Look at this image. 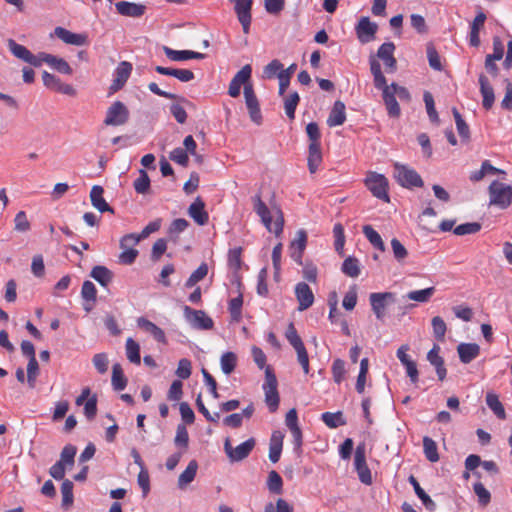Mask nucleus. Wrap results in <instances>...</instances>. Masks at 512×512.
I'll return each instance as SVG.
<instances>
[{
    "label": "nucleus",
    "mask_w": 512,
    "mask_h": 512,
    "mask_svg": "<svg viewBox=\"0 0 512 512\" xmlns=\"http://www.w3.org/2000/svg\"><path fill=\"white\" fill-rule=\"evenodd\" d=\"M132 71V64L127 61H122L119 63L115 70V78L112 83V88L114 90H118L124 86L126 81L128 80Z\"/></svg>",
    "instance_id": "cd10ccee"
},
{
    "label": "nucleus",
    "mask_w": 512,
    "mask_h": 512,
    "mask_svg": "<svg viewBox=\"0 0 512 512\" xmlns=\"http://www.w3.org/2000/svg\"><path fill=\"white\" fill-rule=\"evenodd\" d=\"M354 467L358 474L359 480L365 484H372L371 471L366 463V447L365 444H359L354 454Z\"/></svg>",
    "instance_id": "0eeeda50"
},
{
    "label": "nucleus",
    "mask_w": 512,
    "mask_h": 512,
    "mask_svg": "<svg viewBox=\"0 0 512 512\" xmlns=\"http://www.w3.org/2000/svg\"><path fill=\"white\" fill-rule=\"evenodd\" d=\"M307 245V233L305 230L300 229L296 232L295 238L291 241L289 250L290 257L299 265H302L303 252Z\"/></svg>",
    "instance_id": "2eb2a0df"
},
{
    "label": "nucleus",
    "mask_w": 512,
    "mask_h": 512,
    "mask_svg": "<svg viewBox=\"0 0 512 512\" xmlns=\"http://www.w3.org/2000/svg\"><path fill=\"white\" fill-rule=\"evenodd\" d=\"M321 420L331 429H335L346 424V419L341 411L334 413L325 412L321 415Z\"/></svg>",
    "instance_id": "ea45409f"
},
{
    "label": "nucleus",
    "mask_w": 512,
    "mask_h": 512,
    "mask_svg": "<svg viewBox=\"0 0 512 512\" xmlns=\"http://www.w3.org/2000/svg\"><path fill=\"white\" fill-rule=\"evenodd\" d=\"M183 313L186 321L195 329L208 330L213 327V320L203 310L184 306Z\"/></svg>",
    "instance_id": "1a4fd4ad"
},
{
    "label": "nucleus",
    "mask_w": 512,
    "mask_h": 512,
    "mask_svg": "<svg viewBox=\"0 0 512 512\" xmlns=\"http://www.w3.org/2000/svg\"><path fill=\"white\" fill-rule=\"evenodd\" d=\"M365 185L374 197L389 202L388 180L383 174L369 172L365 179Z\"/></svg>",
    "instance_id": "39448f33"
},
{
    "label": "nucleus",
    "mask_w": 512,
    "mask_h": 512,
    "mask_svg": "<svg viewBox=\"0 0 512 512\" xmlns=\"http://www.w3.org/2000/svg\"><path fill=\"white\" fill-rule=\"evenodd\" d=\"M322 163L321 144H309L307 165L309 172L314 174Z\"/></svg>",
    "instance_id": "2f4dec72"
},
{
    "label": "nucleus",
    "mask_w": 512,
    "mask_h": 512,
    "mask_svg": "<svg viewBox=\"0 0 512 512\" xmlns=\"http://www.w3.org/2000/svg\"><path fill=\"white\" fill-rule=\"evenodd\" d=\"M435 292L434 287H428L422 290H414L407 293L406 297L420 303H426L430 300Z\"/></svg>",
    "instance_id": "49530a36"
},
{
    "label": "nucleus",
    "mask_w": 512,
    "mask_h": 512,
    "mask_svg": "<svg viewBox=\"0 0 512 512\" xmlns=\"http://www.w3.org/2000/svg\"><path fill=\"white\" fill-rule=\"evenodd\" d=\"M234 11L237 15L238 21L242 25L243 32L248 34L250 31V25L252 21V0H233Z\"/></svg>",
    "instance_id": "9b49d317"
},
{
    "label": "nucleus",
    "mask_w": 512,
    "mask_h": 512,
    "mask_svg": "<svg viewBox=\"0 0 512 512\" xmlns=\"http://www.w3.org/2000/svg\"><path fill=\"white\" fill-rule=\"evenodd\" d=\"M221 369L224 374H231L237 365V356L233 352H225L220 359Z\"/></svg>",
    "instance_id": "a18cd8bd"
},
{
    "label": "nucleus",
    "mask_w": 512,
    "mask_h": 512,
    "mask_svg": "<svg viewBox=\"0 0 512 512\" xmlns=\"http://www.w3.org/2000/svg\"><path fill=\"white\" fill-rule=\"evenodd\" d=\"M383 100L389 116L398 117L400 115V106L396 100V95L387 84L381 88Z\"/></svg>",
    "instance_id": "a878e982"
},
{
    "label": "nucleus",
    "mask_w": 512,
    "mask_h": 512,
    "mask_svg": "<svg viewBox=\"0 0 512 512\" xmlns=\"http://www.w3.org/2000/svg\"><path fill=\"white\" fill-rule=\"evenodd\" d=\"M164 54L172 61H185L189 59H204L205 54L191 50H174L170 47H163Z\"/></svg>",
    "instance_id": "4be33fe9"
},
{
    "label": "nucleus",
    "mask_w": 512,
    "mask_h": 512,
    "mask_svg": "<svg viewBox=\"0 0 512 512\" xmlns=\"http://www.w3.org/2000/svg\"><path fill=\"white\" fill-rule=\"evenodd\" d=\"M393 175L398 184L405 188L422 187L424 184L416 170L403 164H394Z\"/></svg>",
    "instance_id": "20e7f679"
},
{
    "label": "nucleus",
    "mask_w": 512,
    "mask_h": 512,
    "mask_svg": "<svg viewBox=\"0 0 512 512\" xmlns=\"http://www.w3.org/2000/svg\"><path fill=\"white\" fill-rule=\"evenodd\" d=\"M295 295L299 303L298 310L304 311L314 303V294L305 282H300L295 287Z\"/></svg>",
    "instance_id": "a211bd4d"
},
{
    "label": "nucleus",
    "mask_w": 512,
    "mask_h": 512,
    "mask_svg": "<svg viewBox=\"0 0 512 512\" xmlns=\"http://www.w3.org/2000/svg\"><path fill=\"white\" fill-rule=\"evenodd\" d=\"M369 64H370L371 74L373 75L374 86L376 88H381V87L385 86L387 84L386 78H385L384 74L382 73L381 65H380L379 61L374 56H371L369 59Z\"/></svg>",
    "instance_id": "4c0bfd02"
},
{
    "label": "nucleus",
    "mask_w": 512,
    "mask_h": 512,
    "mask_svg": "<svg viewBox=\"0 0 512 512\" xmlns=\"http://www.w3.org/2000/svg\"><path fill=\"white\" fill-rule=\"evenodd\" d=\"M62 505L68 507L73 503V482L66 479L61 485Z\"/></svg>",
    "instance_id": "13d9d810"
},
{
    "label": "nucleus",
    "mask_w": 512,
    "mask_h": 512,
    "mask_svg": "<svg viewBox=\"0 0 512 512\" xmlns=\"http://www.w3.org/2000/svg\"><path fill=\"white\" fill-rule=\"evenodd\" d=\"M43 62L47 63L53 69L57 70L62 74L71 75L73 73V70L70 67L69 63L63 58H59L57 56L47 53H41V64Z\"/></svg>",
    "instance_id": "b1692460"
},
{
    "label": "nucleus",
    "mask_w": 512,
    "mask_h": 512,
    "mask_svg": "<svg viewBox=\"0 0 512 512\" xmlns=\"http://www.w3.org/2000/svg\"><path fill=\"white\" fill-rule=\"evenodd\" d=\"M283 438L284 435L280 431H275L272 433L269 447V459L273 463L278 462L280 459L283 446Z\"/></svg>",
    "instance_id": "473e14b6"
},
{
    "label": "nucleus",
    "mask_w": 512,
    "mask_h": 512,
    "mask_svg": "<svg viewBox=\"0 0 512 512\" xmlns=\"http://www.w3.org/2000/svg\"><path fill=\"white\" fill-rule=\"evenodd\" d=\"M244 98L251 120L256 124H260L262 120V115L259 107V102L255 95L252 85H245Z\"/></svg>",
    "instance_id": "4468645a"
},
{
    "label": "nucleus",
    "mask_w": 512,
    "mask_h": 512,
    "mask_svg": "<svg viewBox=\"0 0 512 512\" xmlns=\"http://www.w3.org/2000/svg\"><path fill=\"white\" fill-rule=\"evenodd\" d=\"M90 276L103 287H107L113 279L112 271L101 265L93 267Z\"/></svg>",
    "instance_id": "72a5a7b5"
},
{
    "label": "nucleus",
    "mask_w": 512,
    "mask_h": 512,
    "mask_svg": "<svg viewBox=\"0 0 512 512\" xmlns=\"http://www.w3.org/2000/svg\"><path fill=\"white\" fill-rule=\"evenodd\" d=\"M490 205L506 209L512 202V188L499 181H493L489 186Z\"/></svg>",
    "instance_id": "7ed1b4c3"
},
{
    "label": "nucleus",
    "mask_w": 512,
    "mask_h": 512,
    "mask_svg": "<svg viewBox=\"0 0 512 512\" xmlns=\"http://www.w3.org/2000/svg\"><path fill=\"white\" fill-rule=\"evenodd\" d=\"M452 113L455 119L456 128L459 136L463 141H468L470 139V129L468 124L462 118L461 114L456 108L452 109Z\"/></svg>",
    "instance_id": "37998d69"
},
{
    "label": "nucleus",
    "mask_w": 512,
    "mask_h": 512,
    "mask_svg": "<svg viewBox=\"0 0 512 512\" xmlns=\"http://www.w3.org/2000/svg\"><path fill=\"white\" fill-rule=\"evenodd\" d=\"M342 272L352 278H356L360 275V265L357 258L349 256L347 257L341 267Z\"/></svg>",
    "instance_id": "a19ab883"
},
{
    "label": "nucleus",
    "mask_w": 512,
    "mask_h": 512,
    "mask_svg": "<svg viewBox=\"0 0 512 512\" xmlns=\"http://www.w3.org/2000/svg\"><path fill=\"white\" fill-rule=\"evenodd\" d=\"M391 248L393 251L394 258L398 262H403L406 259V257L408 256L407 249L397 238H393L391 240Z\"/></svg>",
    "instance_id": "e2e57ef3"
},
{
    "label": "nucleus",
    "mask_w": 512,
    "mask_h": 512,
    "mask_svg": "<svg viewBox=\"0 0 512 512\" xmlns=\"http://www.w3.org/2000/svg\"><path fill=\"white\" fill-rule=\"evenodd\" d=\"M126 355L130 362L139 365L141 362L140 357V346L132 338H128L126 341Z\"/></svg>",
    "instance_id": "de8ad7c7"
},
{
    "label": "nucleus",
    "mask_w": 512,
    "mask_h": 512,
    "mask_svg": "<svg viewBox=\"0 0 512 512\" xmlns=\"http://www.w3.org/2000/svg\"><path fill=\"white\" fill-rule=\"evenodd\" d=\"M188 215L200 226L208 223L209 215L205 211V203L201 197H197L188 208Z\"/></svg>",
    "instance_id": "aec40b11"
},
{
    "label": "nucleus",
    "mask_w": 512,
    "mask_h": 512,
    "mask_svg": "<svg viewBox=\"0 0 512 512\" xmlns=\"http://www.w3.org/2000/svg\"><path fill=\"white\" fill-rule=\"evenodd\" d=\"M81 296L85 300V302L94 303L96 301L97 290L93 282L89 280L83 282Z\"/></svg>",
    "instance_id": "bf43d9fd"
},
{
    "label": "nucleus",
    "mask_w": 512,
    "mask_h": 512,
    "mask_svg": "<svg viewBox=\"0 0 512 512\" xmlns=\"http://www.w3.org/2000/svg\"><path fill=\"white\" fill-rule=\"evenodd\" d=\"M433 335L438 341H443L447 326L445 321L440 316H435L431 320Z\"/></svg>",
    "instance_id": "864d4df0"
},
{
    "label": "nucleus",
    "mask_w": 512,
    "mask_h": 512,
    "mask_svg": "<svg viewBox=\"0 0 512 512\" xmlns=\"http://www.w3.org/2000/svg\"><path fill=\"white\" fill-rule=\"evenodd\" d=\"M480 93L482 95V105L486 110L492 108L495 100L494 89L484 74L479 75Z\"/></svg>",
    "instance_id": "5701e85b"
},
{
    "label": "nucleus",
    "mask_w": 512,
    "mask_h": 512,
    "mask_svg": "<svg viewBox=\"0 0 512 512\" xmlns=\"http://www.w3.org/2000/svg\"><path fill=\"white\" fill-rule=\"evenodd\" d=\"M208 273V266L206 263H202L187 279L185 282V286L187 288H192L198 282L203 280Z\"/></svg>",
    "instance_id": "8fccbe9b"
},
{
    "label": "nucleus",
    "mask_w": 512,
    "mask_h": 512,
    "mask_svg": "<svg viewBox=\"0 0 512 512\" xmlns=\"http://www.w3.org/2000/svg\"><path fill=\"white\" fill-rule=\"evenodd\" d=\"M253 208L256 214L260 217L261 222L265 226V228L274 233L276 236H279L283 231L284 226V218L282 211L279 208H274L272 211L267 207V205L262 201L259 194L255 195L252 198Z\"/></svg>",
    "instance_id": "f257e3e1"
},
{
    "label": "nucleus",
    "mask_w": 512,
    "mask_h": 512,
    "mask_svg": "<svg viewBox=\"0 0 512 512\" xmlns=\"http://www.w3.org/2000/svg\"><path fill=\"white\" fill-rule=\"evenodd\" d=\"M481 229V224L478 222H468L464 224H460L454 228L453 232L455 235L463 236L469 234H475L479 232Z\"/></svg>",
    "instance_id": "6e6d98bb"
},
{
    "label": "nucleus",
    "mask_w": 512,
    "mask_h": 512,
    "mask_svg": "<svg viewBox=\"0 0 512 512\" xmlns=\"http://www.w3.org/2000/svg\"><path fill=\"white\" fill-rule=\"evenodd\" d=\"M252 68L249 64L243 66L232 78V81H236L240 86L241 85H252L249 83L251 78Z\"/></svg>",
    "instance_id": "052dcab7"
},
{
    "label": "nucleus",
    "mask_w": 512,
    "mask_h": 512,
    "mask_svg": "<svg viewBox=\"0 0 512 512\" xmlns=\"http://www.w3.org/2000/svg\"><path fill=\"white\" fill-rule=\"evenodd\" d=\"M283 486V480L281 476L274 470L270 471L268 474L267 487L270 492L273 493H281Z\"/></svg>",
    "instance_id": "5fc2aeb1"
},
{
    "label": "nucleus",
    "mask_w": 512,
    "mask_h": 512,
    "mask_svg": "<svg viewBox=\"0 0 512 512\" xmlns=\"http://www.w3.org/2000/svg\"><path fill=\"white\" fill-rule=\"evenodd\" d=\"M394 294L391 292L371 293L369 301L371 308L378 320H383L385 309L390 302H394Z\"/></svg>",
    "instance_id": "ddd939ff"
},
{
    "label": "nucleus",
    "mask_w": 512,
    "mask_h": 512,
    "mask_svg": "<svg viewBox=\"0 0 512 512\" xmlns=\"http://www.w3.org/2000/svg\"><path fill=\"white\" fill-rule=\"evenodd\" d=\"M277 386V378L272 367H266L265 381L262 388L265 394V403L268 406L269 411L272 413L278 409L280 402Z\"/></svg>",
    "instance_id": "f03ea898"
},
{
    "label": "nucleus",
    "mask_w": 512,
    "mask_h": 512,
    "mask_svg": "<svg viewBox=\"0 0 512 512\" xmlns=\"http://www.w3.org/2000/svg\"><path fill=\"white\" fill-rule=\"evenodd\" d=\"M129 110L121 101H115L107 109L104 124L106 126H121L129 120Z\"/></svg>",
    "instance_id": "423d86ee"
},
{
    "label": "nucleus",
    "mask_w": 512,
    "mask_h": 512,
    "mask_svg": "<svg viewBox=\"0 0 512 512\" xmlns=\"http://www.w3.org/2000/svg\"><path fill=\"white\" fill-rule=\"evenodd\" d=\"M473 490L477 495L478 501L481 505L486 506L490 502L491 494L481 482L475 483L473 485Z\"/></svg>",
    "instance_id": "69168bd1"
},
{
    "label": "nucleus",
    "mask_w": 512,
    "mask_h": 512,
    "mask_svg": "<svg viewBox=\"0 0 512 512\" xmlns=\"http://www.w3.org/2000/svg\"><path fill=\"white\" fill-rule=\"evenodd\" d=\"M192 372V365L191 361L187 358H182L178 362L177 369L175 371V374L180 379H188Z\"/></svg>",
    "instance_id": "0e129e2a"
},
{
    "label": "nucleus",
    "mask_w": 512,
    "mask_h": 512,
    "mask_svg": "<svg viewBox=\"0 0 512 512\" xmlns=\"http://www.w3.org/2000/svg\"><path fill=\"white\" fill-rule=\"evenodd\" d=\"M423 449L425 457L430 462H437L439 460L437 443L430 437L425 436L423 438Z\"/></svg>",
    "instance_id": "79ce46f5"
},
{
    "label": "nucleus",
    "mask_w": 512,
    "mask_h": 512,
    "mask_svg": "<svg viewBox=\"0 0 512 512\" xmlns=\"http://www.w3.org/2000/svg\"><path fill=\"white\" fill-rule=\"evenodd\" d=\"M346 121L345 104L337 100L335 101L330 114L327 119L329 127H336L342 125Z\"/></svg>",
    "instance_id": "c85d7f7f"
},
{
    "label": "nucleus",
    "mask_w": 512,
    "mask_h": 512,
    "mask_svg": "<svg viewBox=\"0 0 512 512\" xmlns=\"http://www.w3.org/2000/svg\"><path fill=\"white\" fill-rule=\"evenodd\" d=\"M423 100L430 121L433 123H439V116L435 109V102L432 94L428 91H425L423 94Z\"/></svg>",
    "instance_id": "603ef678"
},
{
    "label": "nucleus",
    "mask_w": 512,
    "mask_h": 512,
    "mask_svg": "<svg viewBox=\"0 0 512 512\" xmlns=\"http://www.w3.org/2000/svg\"><path fill=\"white\" fill-rule=\"evenodd\" d=\"M264 512H293V508L286 500L279 498L276 501V505L271 502L266 504Z\"/></svg>",
    "instance_id": "680f3d73"
},
{
    "label": "nucleus",
    "mask_w": 512,
    "mask_h": 512,
    "mask_svg": "<svg viewBox=\"0 0 512 512\" xmlns=\"http://www.w3.org/2000/svg\"><path fill=\"white\" fill-rule=\"evenodd\" d=\"M295 70L296 64L293 63L286 70L280 71V73L278 74L280 95H283L287 90L290 83V78Z\"/></svg>",
    "instance_id": "09e8293b"
},
{
    "label": "nucleus",
    "mask_w": 512,
    "mask_h": 512,
    "mask_svg": "<svg viewBox=\"0 0 512 512\" xmlns=\"http://www.w3.org/2000/svg\"><path fill=\"white\" fill-rule=\"evenodd\" d=\"M299 101L300 97L297 92L291 93L284 100L285 113L287 117L291 120L295 118V110L297 108Z\"/></svg>",
    "instance_id": "3c124183"
},
{
    "label": "nucleus",
    "mask_w": 512,
    "mask_h": 512,
    "mask_svg": "<svg viewBox=\"0 0 512 512\" xmlns=\"http://www.w3.org/2000/svg\"><path fill=\"white\" fill-rule=\"evenodd\" d=\"M139 177L134 181V189L139 194H145L150 188V179L145 170H140Z\"/></svg>",
    "instance_id": "4d7b16f0"
},
{
    "label": "nucleus",
    "mask_w": 512,
    "mask_h": 512,
    "mask_svg": "<svg viewBox=\"0 0 512 512\" xmlns=\"http://www.w3.org/2000/svg\"><path fill=\"white\" fill-rule=\"evenodd\" d=\"M255 446V440L249 438L237 447L233 448L230 439L227 438L224 442V451L231 462H239L247 458Z\"/></svg>",
    "instance_id": "6e6552de"
},
{
    "label": "nucleus",
    "mask_w": 512,
    "mask_h": 512,
    "mask_svg": "<svg viewBox=\"0 0 512 512\" xmlns=\"http://www.w3.org/2000/svg\"><path fill=\"white\" fill-rule=\"evenodd\" d=\"M485 20V13L480 11L470 24L469 43L473 47H478L480 45L479 32L481 28L484 26Z\"/></svg>",
    "instance_id": "c756f323"
},
{
    "label": "nucleus",
    "mask_w": 512,
    "mask_h": 512,
    "mask_svg": "<svg viewBox=\"0 0 512 512\" xmlns=\"http://www.w3.org/2000/svg\"><path fill=\"white\" fill-rule=\"evenodd\" d=\"M198 463L196 460H191L186 467V469L180 474L178 478V487L180 489H184L188 484H190L197 473Z\"/></svg>",
    "instance_id": "c9c22d12"
},
{
    "label": "nucleus",
    "mask_w": 512,
    "mask_h": 512,
    "mask_svg": "<svg viewBox=\"0 0 512 512\" xmlns=\"http://www.w3.org/2000/svg\"><path fill=\"white\" fill-rule=\"evenodd\" d=\"M115 8L120 15L139 18L144 15L146 6L140 3L119 1L115 4Z\"/></svg>",
    "instance_id": "6ab92c4d"
},
{
    "label": "nucleus",
    "mask_w": 512,
    "mask_h": 512,
    "mask_svg": "<svg viewBox=\"0 0 512 512\" xmlns=\"http://www.w3.org/2000/svg\"><path fill=\"white\" fill-rule=\"evenodd\" d=\"M112 386L115 391H122L127 385V379L123 373V369L119 363H115L112 367Z\"/></svg>",
    "instance_id": "58836bf2"
},
{
    "label": "nucleus",
    "mask_w": 512,
    "mask_h": 512,
    "mask_svg": "<svg viewBox=\"0 0 512 512\" xmlns=\"http://www.w3.org/2000/svg\"><path fill=\"white\" fill-rule=\"evenodd\" d=\"M439 352L440 347L437 344H434L432 349L427 353V360L435 367L439 380L443 381L446 377L447 370L444 366V360L439 355Z\"/></svg>",
    "instance_id": "393cba45"
},
{
    "label": "nucleus",
    "mask_w": 512,
    "mask_h": 512,
    "mask_svg": "<svg viewBox=\"0 0 512 512\" xmlns=\"http://www.w3.org/2000/svg\"><path fill=\"white\" fill-rule=\"evenodd\" d=\"M363 234L369 242L377 249L384 251L385 246L380 234L370 225L363 226Z\"/></svg>",
    "instance_id": "c03bdc74"
},
{
    "label": "nucleus",
    "mask_w": 512,
    "mask_h": 512,
    "mask_svg": "<svg viewBox=\"0 0 512 512\" xmlns=\"http://www.w3.org/2000/svg\"><path fill=\"white\" fill-rule=\"evenodd\" d=\"M104 189L102 186L94 185L90 191V200L94 208L99 212H110L114 213V209L106 202L103 197Z\"/></svg>",
    "instance_id": "412c9836"
},
{
    "label": "nucleus",
    "mask_w": 512,
    "mask_h": 512,
    "mask_svg": "<svg viewBox=\"0 0 512 512\" xmlns=\"http://www.w3.org/2000/svg\"><path fill=\"white\" fill-rule=\"evenodd\" d=\"M486 404L493 411V413L501 420L506 419V412L499 400V397L494 392H487Z\"/></svg>",
    "instance_id": "e433bc0d"
},
{
    "label": "nucleus",
    "mask_w": 512,
    "mask_h": 512,
    "mask_svg": "<svg viewBox=\"0 0 512 512\" xmlns=\"http://www.w3.org/2000/svg\"><path fill=\"white\" fill-rule=\"evenodd\" d=\"M395 45L392 42L383 43L377 51V57L384 63L387 72H395L397 69V61L394 57Z\"/></svg>",
    "instance_id": "dca6fc26"
},
{
    "label": "nucleus",
    "mask_w": 512,
    "mask_h": 512,
    "mask_svg": "<svg viewBox=\"0 0 512 512\" xmlns=\"http://www.w3.org/2000/svg\"><path fill=\"white\" fill-rule=\"evenodd\" d=\"M169 158L174 161L175 163L186 167L189 162V157L187 151H185L183 148H175L170 152Z\"/></svg>",
    "instance_id": "774afa93"
},
{
    "label": "nucleus",
    "mask_w": 512,
    "mask_h": 512,
    "mask_svg": "<svg viewBox=\"0 0 512 512\" xmlns=\"http://www.w3.org/2000/svg\"><path fill=\"white\" fill-rule=\"evenodd\" d=\"M7 45H8L10 52L16 58H18L32 66H35V67L41 66V53L38 56H36L28 48H26L25 46H23L21 44H18L13 39H8Z\"/></svg>",
    "instance_id": "9d476101"
},
{
    "label": "nucleus",
    "mask_w": 512,
    "mask_h": 512,
    "mask_svg": "<svg viewBox=\"0 0 512 512\" xmlns=\"http://www.w3.org/2000/svg\"><path fill=\"white\" fill-rule=\"evenodd\" d=\"M460 361L464 364L470 363L480 354V346L476 343H460L457 347Z\"/></svg>",
    "instance_id": "bb28decb"
},
{
    "label": "nucleus",
    "mask_w": 512,
    "mask_h": 512,
    "mask_svg": "<svg viewBox=\"0 0 512 512\" xmlns=\"http://www.w3.org/2000/svg\"><path fill=\"white\" fill-rule=\"evenodd\" d=\"M331 370L334 381L338 384L341 383L346 373L345 362L341 359H335Z\"/></svg>",
    "instance_id": "338daca9"
},
{
    "label": "nucleus",
    "mask_w": 512,
    "mask_h": 512,
    "mask_svg": "<svg viewBox=\"0 0 512 512\" xmlns=\"http://www.w3.org/2000/svg\"><path fill=\"white\" fill-rule=\"evenodd\" d=\"M377 30L378 25L375 22H372L367 16L361 17L355 26L357 38L362 44L373 41Z\"/></svg>",
    "instance_id": "f8f14e48"
},
{
    "label": "nucleus",
    "mask_w": 512,
    "mask_h": 512,
    "mask_svg": "<svg viewBox=\"0 0 512 512\" xmlns=\"http://www.w3.org/2000/svg\"><path fill=\"white\" fill-rule=\"evenodd\" d=\"M137 325L139 328L151 334L156 341L160 343H166V336L164 331L153 322L144 317H139L137 319Z\"/></svg>",
    "instance_id": "7c9ffc66"
},
{
    "label": "nucleus",
    "mask_w": 512,
    "mask_h": 512,
    "mask_svg": "<svg viewBox=\"0 0 512 512\" xmlns=\"http://www.w3.org/2000/svg\"><path fill=\"white\" fill-rule=\"evenodd\" d=\"M409 483L413 486L416 495L422 501L423 505L429 511H434L436 509L435 502L430 498V496L421 488L417 479L414 476L409 477Z\"/></svg>",
    "instance_id": "f704fd0d"
},
{
    "label": "nucleus",
    "mask_w": 512,
    "mask_h": 512,
    "mask_svg": "<svg viewBox=\"0 0 512 512\" xmlns=\"http://www.w3.org/2000/svg\"><path fill=\"white\" fill-rule=\"evenodd\" d=\"M54 34L66 44L75 46H84L88 44V36L84 33H74L63 27H56Z\"/></svg>",
    "instance_id": "f3484780"
}]
</instances>
